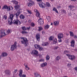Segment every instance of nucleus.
<instances>
[{
  "label": "nucleus",
  "instance_id": "1",
  "mask_svg": "<svg viewBox=\"0 0 77 77\" xmlns=\"http://www.w3.org/2000/svg\"><path fill=\"white\" fill-rule=\"evenodd\" d=\"M21 39L23 40V41H21V43L25 44V46H27V42H28L27 38L24 37H21Z\"/></svg>",
  "mask_w": 77,
  "mask_h": 77
},
{
  "label": "nucleus",
  "instance_id": "2",
  "mask_svg": "<svg viewBox=\"0 0 77 77\" xmlns=\"http://www.w3.org/2000/svg\"><path fill=\"white\" fill-rule=\"evenodd\" d=\"M29 2L27 3L28 6L30 7L35 5V2L32 0H29Z\"/></svg>",
  "mask_w": 77,
  "mask_h": 77
},
{
  "label": "nucleus",
  "instance_id": "3",
  "mask_svg": "<svg viewBox=\"0 0 77 77\" xmlns=\"http://www.w3.org/2000/svg\"><path fill=\"white\" fill-rule=\"evenodd\" d=\"M17 48V42H15L14 44L12 45L11 47V51H14L15 49Z\"/></svg>",
  "mask_w": 77,
  "mask_h": 77
},
{
  "label": "nucleus",
  "instance_id": "4",
  "mask_svg": "<svg viewBox=\"0 0 77 77\" xmlns=\"http://www.w3.org/2000/svg\"><path fill=\"white\" fill-rule=\"evenodd\" d=\"M11 8L12 10L13 9V7H12V6H8L7 5H5L2 8V9H6L8 10V11H11Z\"/></svg>",
  "mask_w": 77,
  "mask_h": 77
},
{
  "label": "nucleus",
  "instance_id": "5",
  "mask_svg": "<svg viewBox=\"0 0 77 77\" xmlns=\"http://www.w3.org/2000/svg\"><path fill=\"white\" fill-rule=\"evenodd\" d=\"M31 54H34L35 56H38V51L36 50H34L32 51V52H31Z\"/></svg>",
  "mask_w": 77,
  "mask_h": 77
},
{
  "label": "nucleus",
  "instance_id": "6",
  "mask_svg": "<svg viewBox=\"0 0 77 77\" xmlns=\"http://www.w3.org/2000/svg\"><path fill=\"white\" fill-rule=\"evenodd\" d=\"M23 74V70H20L19 71V76L20 77H26V75L25 74Z\"/></svg>",
  "mask_w": 77,
  "mask_h": 77
},
{
  "label": "nucleus",
  "instance_id": "7",
  "mask_svg": "<svg viewBox=\"0 0 77 77\" xmlns=\"http://www.w3.org/2000/svg\"><path fill=\"white\" fill-rule=\"evenodd\" d=\"M66 56L68 57L69 59H70V60H73V59H74L75 58V56L74 55L67 54Z\"/></svg>",
  "mask_w": 77,
  "mask_h": 77
},
{
  "label": "nucleus",
  "instance_id": "8",
  "mask_svg": "<svg viewBox=\"0 0 77 77\" xmlns=\"http://www.w3.org/2000/svg\"><path fill=\"white\" fill-rule=\"evenodd\" d=\"M0 33H1L0 38H2L3 36H5L6 35V34L4 31H0Z\"/></svg>",
  "mask_w": 77,
  "mask_h": 77
},
{
  "label": "nucleus",
  "instance_id": "9",
  "mask_svg": "<svg viewBox=\"0 0 77 77\" xmlns=\"http://www.w3.org/2000/svg\"><path fill=\"white\" fill-rule=\"evenodd\" d=\"M19 23H20V24H21V22H20V21L19 20L17 19L16 20H14L12 23L13 24H14L17 25Z\"/></svg>",
  "mask_w": 77,
  "mask_h": 77
},
{
  "label": "nucleus",
  "instance_id": "10",
  "mask_svg": "<svg viewBox=\"0 0 77 77\" xmlns=\"http://www.w3.org/2000/svg\"><path fill=\"white\" fill-rule=\"evenodd\" d=\"M39 6L40 8H44L45 7V4L43 2H41L39 3Z\"/></svg>",
  "mask_w": 77,
  "mask_h": 77
},
{
  "label": "nucleus",
  "instance_id": "11",
  "mask_svg": "<svg viewBox=\"0 0 77 77\" xmlns=\"http://www.w3.org/2000/svg\"><path fill=\"white\" fill-rule=\"evenodd\" d=\"M34 11L36 13V17L40 18V14H39V11H38V10H37V9H35L34 10Z\"/></svg>",
  "mask_w": 77,
  "mask_h": 77
},
{
  "label": "nucleus",
  "instance_id": "12",
  "mask_svg": "<svg viewBox=\"0 0 77 77\" xmlns=\"http://www.w3.org/2000/svg\"><path fill=\"white\" fill-rule=\"evenodd\" d=\"M58 39H62L63 38V34L62 33H60L57 35Z\"/></svg>",
  "mask_w": 77,
  "mask_h": 77
},
{
  "label": "nucleus",
  "instance_id": "13",
  "mask_svg": "<svg viewBox=\"0 0 77 77\" xmlns=\"http://www.w3.org/2000/svg\"><path fill=\"white\" fill-rule=\"evenodd\" d=\"M12 20H13V19L11 18H9L8 19V23H9L10 25H11L12 24Z\"/></svg>",
  "mask_w": 77,
  "mask_h": 77
},
{
  "label": "nucleus",
  "instance_id": "14",
  "mask_svg": "<svg viewBox=\"0 0 77 77\" xmlns=\"http://www.w3.org/2000/svg\"><path fill=\"white\" fill-rule=\"evenodd\" d=\"M8 54L7 52H3L2 53L1 56L2 57H6V56H8Z\"/></svg>",
  "mask_w": 77,
  "mask_h": 77
},
{
  "label": "nucleus",
  "instance_id": "15",
  "mask_svg": "<svg viewBox=\"0 0 77 77\" xmlns=\"http://www.w3.org/2000/svg\"><path fill=\"white\" fill-rule=\"evenodd\" d=\"M38 22L40 23V24H44V21L43 19L41 18H40L38 20Z\"/></svg>",
  "mask_w": 77,
  "mask_h": 77
},
{
  "label": "nucleus",
  "instance_id": "16",
  "mask_svg": "<svg viewBox=\"0 0 77 77\" xmlns=\"http://www.w3.org/2000/svg\"><path fill=\"white\" fill-rule=\"evenodd\" d=\"M5 72L8 75H10L11 74V70L9 69L6 70L5 71Z\"/></svg>",
  "mask_w": 77,
  "mask_h": 77
},
{
  "label": "nucleus",
  "instance_id": "17",
  "mask_svg": "<svg viewBox=\"0 0 77 77\" xmlns=\"http://www.w3.org/2000/svg\"><path fill=\"white\" fill-rule=\"evenodd\" d=\"M75 45V41L74 40H72L71 42V46L72 47H74Z\"/></svg>",
  "mask_w": 77,
  "mask_h": 77
},
{
  "label": "nucleus",
  "instance_id": "18",
  "mask_svg": "<svg viewBox=\"0 0 77 77\" xmlns=\"http://www.w3.org/2000/svg\"><path fill=\"white\" fill-rule=\"evenodd\" d=\"M47 65V63H44L41 64L40 66L41 68H44V67L46 66Z\"/></svg>",
  "mask_w": 77,
  "mask_h": 77
},
{
  "label": "nucleus",
  "instance_id": "19",
  "mask_svg": "<svg viewBox=\"0 0 77 77\" xmlns=\"http://www.w3.org/2000/svg\"><path fill=\"white\" fill-rule=\"evenodd\" d=\"M34 74L35 77H41V75L38 73V72H35Z\"/></svg>",
  "mask_w": 77,
  "mask_h": 77
},
{
  "label": "nucleus",
  "instance_id": "20",
  "mask_svg": "<svg viewBox=\"0 0 77 77\" xmlns=\"http://www.w3.org/2000/svg\"><path fill=\"white\" fill-rule=\"evenodd\" d=\"M36 38L37 41H39V40H40V35L39 34H37L36 35Z\"/></svg>",
  "mask_w": 77,
  "mask_h": 77
},
{
  "label": "nucleus",
  "instance_id": "21",
  "mask_svg": "<svg viewBox=\"0 0 77 77\" xmlns=\"http://www.w3.org/2000/svg\"><path fill=\"white\" fill-rule=\"evenodd\" d=\"M54 26H58L59 24V22L58 21H55L54 22Z\"/></svg>",
  "mask_w": 77,
  "mask_h": 77
},
{
  "label": "nucleus",
  "instance_id": "22",
  "mask_svg": "<svg viewBox=\"0 0 77 77\" xmlns=\"http://www.w3.org/2000/svg\"><path fill=\"white\" fill-rule=\"evenodd\" d=\"M53 11H54L56 13H57V14H59V12H58V11H57V9L56 8H54L53 9Z\"/></svg>",
  "mask_w": 77,
  "mask_h": 77
},
{
  "label": "nucleus",
  "instance_id": "23",
  "mask_svg": "<svg viewBox=\"0 0 77 77\" xmlns=\"http://www.w3.org/2000/svg\"><path fill=\"white\" fill-rule=\"evenodd\" d=\"M57 42V39L56 38H55L53 42H52L53 44H55Z\"/></svg>",
  "mask_w": 77,
  "mask_h": 77
},
{
  "label": "nucleus",
  "instance_id": "24",
  "mask_svg": "<svg viewBox=\"0 0 77 77\" xmlns=\"http://www.w3.org/2000/svg\"><path fill=\"white\" fill-rule=\"evenodd\" d=\"M20 11H18L17 12V13L16 14V17L17 18H18V16L19 15H20Z\"/></svg>",
  "mask_w": 77,
  "mask_h": 77
},
{
  "label": "nucleus",
  "instance_id": "25",
  "mask_svg": "<svg viewBox=\"0 0 77 77\" xmlns=\"http://www.w3.org/2000/svg\"><path fill=\"white\" fill-rule=\"evenodd\" d=\"M18 70L17 69H15L13 72V75H16L17 74H16V72H17Z\"/></svg>",
  "mask_w": 77,
  "mask_h": 77
},
{
  "label": "nucleus",
  "instance_id": "26",
  "mask_svg": "<svg viewBox=\"0 0 77 77\" xmlns=\"http://www.w3.org/2000/svg\"><path fill=\"white\" fill-rule=\"evenodd\" d=\"M25 69H26V70H29V69H30V68H29V67H28V66H27V65H25Z\"/></svg>",
  "mask_w": 77,
  "mask_h": 77
},
{
  "label": "nucleus",
  "instance_id": "27",
  "mask_svg": "<svg viewBox=\"0 0 77 77\" xmlns=\"http://www.w3.org/2000/svg\"><path fill=\"white\" fill-rule=\"evenodd\" d=\"M40 46L39 45H34L35 48H36V49H38V48H39Z\"/></svg>",
  "mask_w": 77,
  "mask_h": 77
},
{
  "label": "nucleus",
  "instance_id": "28",
  "mask_svg": "<svg viewBox=\"0 0 77 77\" xmlns=\"http://www.w3.org/2000/svg\"><path fill=\"white\" fill-rule=\"evenodd\" d=\"M48 43L47 42L44 43L42 44V46H47V45H48Z\"/></svg>",
  "mask_w": 77,
  "mask_h": 77
},
{
  "label": "nucleus",
  "instance_id": "29",
  "mask_svg": "<svg viewBox=\"0 0 77 77\" xmlns=\"http://www.w3.org/2000/svg\"><path fill=\"white\" fill-rule=\"evenodd\" d=\"M50 27V26L48 25H47L45 26V29H48Z\"/></svg>",
  "mask_w": 77,
  "mask_h": 77
},
{
  "label": "nucleus",
  "instance_id": "30",
  "mask_svg": "<svg viewBox=\"0 0 77 77\" xmlns=\"http://www.w3.org/2000/svg\"><path fill=\"white\" fill-rule=\"evenodd\" d=\"M43 29V28L41 26H40L38 27V31L39 32H40Z\"/></svg>",
  "mask_w": 77,
  "mask_h": 77
},
{
  "label": "nucleus",
  "instance_id": "31",
  "mask_svg": "<svg viewBox=\"0 0 77 77\" xmlns=\"http://www.w3.org/2000/svg\"><path fill=\"white\" fill-rule=\"evenodd\" d=\"M69 33H70V36H74V33H73V32L71 31H70L69 32Z\"/></svg>",
  "mask_w": 77,
  "mask_h": 77
},
{
  "label": "nucleus",
  "instance_id": "32",
  "mask_svg": "<svg viewBox=\"0 0 77 77\" xmlns=\"http://www.w3.org/2000/svg\"><path fill=\"white\" fill-rule=\"evenodd\" d=\"M60 59V56H58L56 58V60H59V59Z\"/></svg>",
  "mask_w": 77,
  "mask_h": 77
},
{
  "label": "nucleus",
  "instance_id": "33",
  "mask_svg": "<svg viewBox=\"0 0 77 77\" xmlns=\"http://www.w3.org/2000/svg\"><path fill=\"white\" fill-rule=\"evenodd\" d=\"M11 32L12 30L11 29H9L7 31V33L8 34L9 33H11Z\"/></svg>",
  "mask_w": 77,
  "mask_h": 77
},
{
  "label": "nucleus",
  "instance_id": "34",
  "mask_svg": "<svg viewBox=\"0 0 77 77\" xmlns=\"http://www.w3.org/2000/svg\"><path fill=\"white\" fill-rule=\"evenodd\" d=\"M38 48L39 50V51H42L44 50V48H43L42 47H40V46H39Z\"/></svg>",
  "mask_w": 77,
  "mask_h": 77
},
{
  "label": "nucleus",
  "instance_id": "35",
  "mask_svg": "<svg viewBox=\"0 0 77 77\" xmlns=\"http://www.w3.org/2000/svg\"><path fill=\"white\" fill-rule=\"evenodd\" d=\"M20 18L21 19H24V16L23 15H21L20 16Z\"/></svg>",
  "mask_w": 77,
  "mask_h": 77
},
{
  "label": "nucleus",
  "instance_id": "36",
  "mask_svg": "<svg viewBox=\"0 0 77 77\" xmlns=\"http://www.w3.org/2000/svg\"><path fill=\"white\" fill-rule=\"evenodd\" d=\"M14 7L15 9H18L19 8H20V5H16Z\"/></svg>",
  "mask_w": 77,
  "mask_h": 77
},
{
  "label": "nucleus",
  "instance_id": "37",
  "mask_svg": "<svg viewBox=\"0 0 77 77\" xmlns=\"http://www.w3.org/2000/svg\"><path fill=\"white\" fill-rule=\"evenodd\" d=\"M22 29L23 30H27V28H26L25 26L22 27Z\"/></svg>",
  "mask_w": 77,
  "mask_h": 77
},
{
  "label": "nucleus",
  "instance_id": "38",
  "mask_svg": "<svg viewBox=\"0 0 77 77\" xmlns=\"http://www.w3.org/2000/svg\"><path fill=\"white\" fill-rule=\"evenodd\" d=\"M14 17V15L12 14H11L10 15V18H11L13 19Z\"/></svg>",
  "mask_w": 77,
  "mask_h": 77
},
{
  "label": "nucleus",
  "instance_id": "39",
  "mask_svg": "<svg viewBox=\"0 0 77 77\" xmlns=\"http://www.w3.org/2000/svg\"><path fill=\"white\" fill-rule=\"evenodd\" d=\"M54 37H53L51 36L49 38V40L50 41H52Z\"/></svg>",
  "mask_w": 77,
  "mask_h": 77
},
{
  "label": "nucleus",
  "instance_id": "40",
  "mask_svg": "<svg viewBox=\"0 0 77 77\" xmlns=\"http://www.w3.org/2000/svg\"><path fill=\"white\" fill-rule=\"evenodd\" d=\"M13 2L16 5H17V4H18V2L16 1H13Z\"/></svg>",
  "mask_w": 77,
  "mask_h": 77
},
{
  "label": "nucleus",
  "instance_id": "41",
  "mask_svg": "<svg viewBox=\"0 0 77 77\" xmlns=\"http://www.w3.org/2000/svg\"><path fill=\"white\" fill-rule=\"evenodd\" d=\"M50 59V56H48V55H47L46 56V60H49Z\"/></svg>",
  "mask_w": 77,
  "mask_h": 77
},
{
  "label": "nucleus",
  "instance_id": "42",
  "mask_svg": "<svg viewBox=\"0 0 77 77\" xmlns=\"http://www.w3.org/2000/svg\"><path fill=\"white\" fill-rule=\"evenodd\" d=\"M69 8L70 9H71L72 8H74V6H72V5H70L69 6Z\"/></svg>",
  "mask_w": 77,
  "mask_h": 77
},
{
  "label": "nucleus",
  "instance_id": "43",
  "mask_svg": "<svg viewBox=\"0 0 77 77\" xmlns=\"http://www.w3.org/2000/svg\"><path fill=\"white\" fill-rule=\"evenodd\" d=\"M54 50H57V49H58V48H59V46H55L54 48Z\"/></svg>",
  "mask_w": 77,
  "mask_h": 77
},
{
  "label": "nucleus",
  "instance_id": "44",
  "mask_svg": "<svg viewBox=\"0 0 77 77\" xmlns=\"http://www.w3.org/2000/svg\"><path fill=\"white\" fill-rule=\"evenodd\" d=\"M31 25L32 27H34L35 26V23H31Z\"/></svg>",
  "mask_w": 77,
  "mask_h": 77
},
{
  "label": "nucleus",
  "instance_id": "45",
  "mask_svg": "<svg viewBox=\"0 0 77 77\" xmlns=\"http://www.w3.org/2000/svg\"><path fill=\"white\" fill-rule=\"evenodd\" d=\"M62 12H63V13H64L65 14H66V11H65V10H62Z\"/></svg>",
  "mask_w": 77,
  "mask_h": 77
},
{
  "label": "nucleus",
  "instance_id": "46",
  "mask_svg": "<svg viewBox=\"0 0 77 77\" xmlns=\"http://www.w3.org/2000/svg\"><path fill=\"white\" fill-rule=\"evenodd\" d=\"M22 34H24V33H27V32H26L25 31H23L22 32Z\"/></svg>",
  "mask_w": 77,
  "mask_h": 77
},
{
  "label": "nucleus",
  "instance_id": "47",
  "mask_svg": "<svg viewBox=\"0 0 77 77\" xmlns=\"http://www.w3.org/2000/svg\"><path fill=\"white\" fill-rule=\"evenodd\" d=\"M46 5L48 7H50V4L48 3H46Z\"/></svg>",
  "mask_w": 77,
  "mask_h": 77
},
{
  "label": "nucleus",
  "instance_id": "48",
  "mask_svg": "<svg viewBox=\"0 0 77 77\" xmlns=\"http://www.w3.org/2000/svg\"><path fill=\"white\" fill-rule=\"evenodd\" d=\"M44 59H41L39 60V62H44Z\"/></svg>",
  "mask_w": 77,
  "mask_h": 77
},
{
  "label": "nucleus",
  "instance_id": "49",
  "mask_svg": "<svg viewBox=\"0 0 77 77\" xmlns=\"http://www.w3.org/2000/svg\"><path fill=\"white\" fill-rule=\"evenodd\" d=\"M36 56H39L40 57H41L42 56V55H41V54H38V55Z\"/></svg>",
  "mask_w": 77,
  "mask_h": 77
},
{
  "label": "nucleus",
  "instance_id": "50",
  "mask_svg": "<svg viewBox=\"0 0 77 77\" xmlns=\"http://www.w3.org/2000/svg\"><path fill=\"white\" fill-rule=\"evenodd\" d=\"M3 18H4V19H5V20H6V19H7V16L5 15L3 17Z\"/></svg>",
  "mask_w": 77,
  "mask_h": 77
},
{
  "label": "nucleus",
  "instance_id": "51",
  "mask_svg": "<svg viewBox=\"0 0 77 77\" xmlns=\"http://www.w3.org/2000/svg\"><path fill=\"white\" fill-rule=\"evenodd\" d=\"M27 11L28 12L29 14H32V12H31V11H30L29 10H27Z\"/></svg>",
  "mask_w": 77,
  "mask_h": 77
},
{
  "label": "nucleus",
  "instance_id": "52",
  "mask_svg": "<svg viewBox=\"0 0 77 77\" xmlns=\"http://www.w3.org/2000/svg\"><path fill=\"white\" fill-rule=\"evenodd\" d=\"M69 51H64V53L65 54H66V53H69Z\"/></svg>",
  "mask_w": 77,
  "mask_h": 77
},
{
  "label": "nucleus",
  "instance_id": "53",
  "mask_svg": "<svg viewBox=\"0 0 77 77\" xmlns=\"http://www.w3.org/2000/svg\"><path fill=\"white\" fill-rule=\"evenodd\" d=\"M58 41L59 42H62V40L61 39V38L59 39Z\"/></svg>",
  "mask_w": 77,
  "mask_h": 77
},
{
  "label": "nucleus",
  "instance_id": "54",
  "mask_svg": "<svg viewBox=\"0 0 77 77\" xmlns=\"http://www.w3.org/2000/svg\"><path fill=\"white\" fill-rule=\"evenodd\" d=\"M74 69L76 71H77V67H75L74 68Z\"/></svg>",
  "mask_w": 77,
  "mask_h": 77
},
{
  "label": "nucleus",
  "instance_id": "55",
  "mask_svg": "<svg viewBox=\"0 0 77 77\" xmlns=\"http://www.w3.org/2000/svg\"><path fill=\"white\" fill-rule=\"evenodd\" d=\"M67 65V66L69 67L70 66H71V64L68 63Z\"/></svg>",
  "mask_w": 77,
  "mask_h": 77
},
{
  "label": "nucleus",
  "instance_id": "56",
  "mask_svg": "<svg viewBox=\"0 0 77 77\" xmlns=\"http://www.w3.org/2000/svg\"><path fill=\"white\" fill-rule=\"evenodd\" d=\"M73 37L74 38H77V36L76 35H74Z\"/></svg>",
  "mask_w": 77,
  "mask_h": 77
},
{
  "label": "nucleus",
  "instance_id": "57",
  "mask_svg": "<svg viewBox=\"0 0 77 77\" xmlns=\"http://www.w3.org/2000/svg\"><path fill=\"white\" fill-rule=\"evenodd\" d=\"M42 1V0H37V2H41Z\"/></svg>",
  "mask_w": 77,
  "mask_h": 77
},
{
  "label": "nucleus",
  "instance_id": "58",
  "mask_svg": "<svg viewBox=\"0 0 77 77\" xmlns=\"http://www.w3.org/2000/svg\"><path fill=\"white\" fill-rule=\"evenodd\" d=\"M42 34H44V33H45V31H43L42 32Z\"/></svg>",
  "mask_w": 77,
  "mask_h": 77
},
{
  "label": "nucleus",
  "instance_id": "59",
  "mask_svg": "<svg viewBox=\"0 0 77 77\" xmlns=\"http://www.w3.org/2000/svg\"><path fill=\"white\" fill-rule=\"evenodd\" d=\"M30 27H29L28 28H27L26 29H27V30H29V29H30Z\"/></svg>",
  "mask_w": 77,
  "mask_h": 77
},
{
  "label": "nucleus",
  "instance_id": "60",
  "mask_svg": "<svg viewBox=\"0 0 77 77\" xmlns=\"http://www.w3.org/2000/svg\"><path fill=\"white\" fill-rule=\"evenodd\" d=\"M60 8V6H58L57 7V8Z\"/></svg>",
  "mask_w": 77,
  "mask_h": 77
},
{
  "label": "nucleus",
  "instance_id": "61",
  "mask_svg": "<svg viewBox=\"0 0 77 77\" xmlns=\"http://www.w3.org/2000/svg\"><path fill=\"white\" fill-rule=\"evenodd\" d=\"M71 1H72V2H75V0H71Z\"/></svg>",
  "mask_w": 77,
  "mask_h": 77
},
{
  "label": "nucleus",
  "instance_id": "62",
  "mask_svg": "<svg viewBox=\"0 0 77 77\" xmlns=\"http://www.w3.org/2000/svg\"><path fill=\"white\" fill-rule=\"evenodd\" d=\"M53 23H51V26H53Z\"/></svg>",
  "mask_w": 77,
  "mask_h": 77
},
{
  "label": "nucleus",
  "instance_id": "63",
  "mask_svg": "<svg viewBox=\"0 0 77 77\" xmlns=\"http://www.w3.org/2000/svg\"><path fill=\"white\" fill-rule=\"evenodd\" d=\"M47 17H50V16H47Z\"/></svg>",
  "mask_w": 77,
  "mask_h": 77
},
{
  "label": "nucleus",
  "instance_id": "64",
  "mask_svg": "<svg viewBox=\"0 0 77 77\" xmlns=\"http://www.w3.org/2000/svg\"><path fill=\"white\" fill-rule=\"evenodd\" d=\"M51 1H53V0H51Z\"/></svg>",
  "mask_w": 77,
  "mask_h": 77
}]
</instances>
